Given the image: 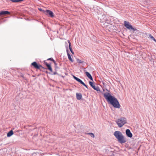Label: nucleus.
Masks as SVG:
<instances>
[{
    "instance_id": "f257e3e1",
    "label": "nucleus",
    "mask_w": 156,
    "mask_h": 156,
    "mask_svg": "<svg viewBox=\"0 0 156 156\" xmlns=\"http://www.w3.org/2000/svg\"><path fill=\"white\" fill-rule=\"evenodd\" d=\"M104 96L107 101L109 102L115 108H120V106L117 99L112 96L110 93H105L104 94Z\"/></svg>"
},
{
    "instance_id": "f03ea898",
    "label": "nucleus",
    "mask_w": 156,
    "mask_h": 156,
    "mask_svg": "<svg viewBox=\"0 0 156 156\" xmlns=\"http://www.w3.org/2000/svg\"><path fill=\"white\" fill-rule=\"evenodd\" d=\"M114 135L120 143L122 144L126 142V138L120 131H115L114 133Z\"/></svg>"
},
{
    "instance_id": "7ed1b4c3",
    "label": "nucleus",
    "mask_w": 156,
    "mask_h": 156,
    "mask_svg": "<svg viewBox=\"0 0 156 156\" xmlns=\"http://www.w3.org/2000/svg\"><path fill=\"white\" fill-rule=\"evenodd\" d=\"M116 122L119 127H121L126 123V119L124 117L121 118L117 120Z\"/></svg>"
},
{
    "instance_id": "20e7f679",
    "label": "nucleus",
    "mask_w": 156,
    "mask_h": 156,
    "mask_svg": "<svg viewBox=\"0 0 156 156\" xmlns=\"http://www.w3.org/2000/svg\"><path fill=\"white\" fill-rule=\"evenodd\" d=\"M124 24L125 26L129 30H132L133 31H135L136 30L134 29L131 25L130 23L128 21H125L124 22Z\"/></svg>"
},
{
    "instance_id": "39448f33",
    "label": "nucleus",
    "mask_w": 156,
    "mask_h": 156,
    "mask_svg": "<svg viewBox=\"0 0 156 156\" xmlns=\"http://www.w3.org/2000/svg\"><path fill=\"white\" fill-rule=\"evenodd\" d=\"M44 13L46 15L49 14V15L51 17H53L54 16L53 12L49 10H46L44 11Z\"/></svg>"
},
{
    "instance_id": "423d86ee",
    "label": "nucleus",
    "mask_w": 156,
    "mask_h": 156,
    "mask_svg": "<svg viewBox=\"0 0 156 156\" xmlns=\"http://www.w3.org/2000/svg\"><path fill=\"white\" fill-rule=\"evenodd\" d=\"M31 65L33 66L34 68L36 69H39L41 68H42V66L41 65L38 64L35 62L32 63Z\"/></svg>"
},
{
    "instance_id": "0eeeda50",
    "label": "nucleus",
    "mask_w": 156,
    "mask_h": 156,
    "mask_svg": "<svg viewBox=\"0 0 156 156\" xmlns=\"http://www.w3.org/2000/svg\"><path fill=\"white\" fill-rule=\"evenodd\" d=\"M73 77L77 81L79 82L81 84H82L85 87H86L87 88H88L87 86L80 79H79L78 78L73 76Z\"/></svg>"
},
{
    "instance_id": "6e6552de",
    "label": "nucleus",
    "mask_w": 156,
    "mask_h": 156,
    "mask_svg": "<svg viewBox=\"0 0 156 156\" xmlns=\"http://www.w3.org/2000/svg\"><path fill=\"white\" fill-rule=\"evenodd\" d=\"M126 134L127 136L130 138H131L132 136V134L130 131V130L129 129H127L126 130Z\"/></svg>"
},
{
    "instance_id": "1a4fd4ad",
    "label": "nucleus",
    "mask_w": 156,
    "mask_h": 156,
    "mask_svg": "<svg viewBox=\"0 0 156 156\" xmlns=\"http://www.w3.org/2000/svg\"><path fill=\"white\" fill-rule=\"evenodd\" d=\"M107 18L105 15L102 16L101 18V22L102 23H104L107 20Z\"/></svg>"
},
{
    "instance_id": "9d476101",
    "label": "nucleus",
    "mask_w": 156,
    "mask_h": 156,
    "mask_svg": "<svg viewBox=\"0 0 156 156\" xmlns=\"http://www.w3.org/2000/svg\"><path fill=\"white\" fill-rule=\"evenodd\" d=\"M10 14V12L8 11H0V16L6 14Z\"/></svg>"
},
{
    "instance_id": "9b49d317",
    "label": "nucleus",
    "mask_w": 156,
    "mask_h": 156,
    "mask_svg": "<svg viewBox=\"0 0 156 156\" xmlns=\"http://www.w3.org/2000/svg\"><path fill=\"white\" fill-rule=\"evenodd\" d=\"M44 63L45 65L47 67L48 69L51 71L52 72V69L50 65L48 64L47 62H46L45 61H44Z\"/></svg>"
},
{
    "instance_id": "f8f14e48",
    "label": "nucleus",
    "mask_w": 156,
    "mask_h": 156,
    "mask_svg": "<svg viewBox=\"0 0 156 156\" xmlns=\"http://www.w3.org/2000/svg\"><path fill=\"white\" fill-rule=\"evenodd\" d=\"M85 73L87 76L88 78H89L90 80H93V78L91 75L90 74V73L89 72H86Z\"/></svg>"
},
{
    "instance_id": "ddd939ff",
    "label": "nucleus",
    "mask_w": 156,
    "mask_h": 156,
    "mask_svg": "<svg viewBox=\"0 0 156 156\" xmlns=\"http://www.w3.org/2000/svg\"><path fill=\"white\" fill-rule=\"evenodd\" d=\"M68 43H69V49H70V51L71 52V53H72V54H74V52L73 51L72 49V48L71 47V43H70V41L69 40H68Z\"/></svg>"
},
{
    "instance_id": "4468645a",
    "label": "nucleus",
    "mask_w": 156,
    "mask_h": 156,
    "mask_svg": "<svg viewBox=\"0 0 156 156\" xmlns=\"http://www.w3.org/2000/svg\"><path fill=\"white\" fill-rule=\"evenodd\" d=\"M13 134V131L12 130H11L7 134V136L8 137H10Z\"/></svg>"
},
{
    "instance_id": "2eb2a0df",
    "label": "nucleus",
    "mask_w": 156,
    "mask_h": 156,
    "mask_svg": "<svg viewBox=\"0 0 156 156\" xmlns=\"http://www.w3.org/2000/svg\"><path fill=\"white\" fill-rule=\"evenodd\" d=\"M76 98L78 100H80L82 98V95L81 94H76Z\"/></svg>"
},
{
    "instance_id": "dca6fc26",
    "label": "nucleus",
    "mask_w": 156,
    "mask_h": 156,
    "mask_svg": "<svg viewBox=\"0 0 156 156\" xmlns=\"http://www.w3.org/2000/svg\"><path fill=\"white\" fill-rule=\"evenodd\" d=\"M67 55L68 56V58H69V59L71 62H73V59L71 57V56L68 53H67Z\"/></svg>"
},
{
    "instance_id": "f3484780",
    "label": "nucleus",
    "mask_w": 156,
    "mask_h": 156,
    "mask_svg": "<svg viewBox=\"0 0 156 156\" xmlns=\"http://www.w3.org/2000/svg\"><path fill=\"white\" fill-rule=\"evenodd\" d=\"M86 134L90 135L91 137H92L93 138H94L95 136L94 134V133H87Z\"/></svg>"
},
{
    "instance_id": "a211bd4d",
    "label": "nucleus",
    "mask_w": 156,
    "mask_h": 156,
    "mask_svg": "<svg viewBox=\"0 0 156 156\" xmlns=\"http://www.w3.org/2000/svg\"><path fill=\"white\" fill-rule=\"evenodd\" d=\"M89 84L93 88V87H95V85L92 82L90 81L89 82Z\"/></svg>"
},
{
    "instance_id": "6ab92c4d",
    "label": "nucleus",
    "mask_w": 156,
    "mask_h": 156,
    "mask_svg": "<svg viewBox=\"0 0 156 156\" xmlns=\"http://www.w3.org/2000/svg\"><path fill=\"white\" fill-rule=\"evenodd\" d=\"M93 89L97 91H99L100 90L99 88L98 87H93Z\"/></svg>"
},
{
    "instance_id": "aec40b11",
    "label": "nucleus",
    "mask_w": 156,
    "mask_h": 156,
    "mask_svg": "<svg viewBox=\"0 0 156 156\" xmlns=\"http://www.w3.org/2000/svg\"><path fill=\"white\" fill-rule=\"evenodd\" d=\"M150 38L151 39L153 40L156 43V40L154 38V37L153 36H152Z\"/></svg>"
},
{
    "instance_id": "412c9836",
    "label": "nucleus",
    "mask_w": 156,
    "mask_h": 156,
    "mask_svg": "<svg viewBox=\"0 0 156 156\" xmlns=\"http://www.w3.org/2000/svg\"><path fill=\"white\" fill-rule=\"evenodd\" d=\"M48 60H51V61H53L54 62V63L55 62V61L53 60V59L52 58H48Z\"/></svg>"
},
{
    "instance_id": "4be33fe9",
    "label": "nucleus",
    "mask_w": 156,
    "mask_h": 156,
    "mask_svg": "<svg viewBox=\"0 0 156 156\" xmlns=\"http://www.w3.org/2000/svg\"><path fill=\"white\" fill-rule=\"evenodd\" d=\"M12 1L14 2H18L19 1Z\"/></svg>"
},
{
    "instance_id": "5701e85b",
    "label": "nucleus",
    "mask_w": 156,
    "mask_h": 156,
    "mask_svg": "<svg viewBox=\"0 0 156 156\" xmlns=\"http://www.w3.org/2000/svg\"><path fill=\"white\" fill-rule=\"evenodd\" d=\"M77 62H79V63H82V62H81V61H80V60H79H79H77Z\"/></svg>"
},
{
    "instance_id": "b1692460",
    "label": "nucleus",
    "mask_w": 156,
    "mask_h": 156,
    "mask_svg": "<svg viewBox=\"0 0 156 156\" xmlns=\"http://www.w3.org/2000/svg\"><path fill=\"white\" fill-rule=\"evenodd\" d=\"M148 35L150 38H151V37L152 36L150 34H149Z\"/></svg>"
}]
</instances>
